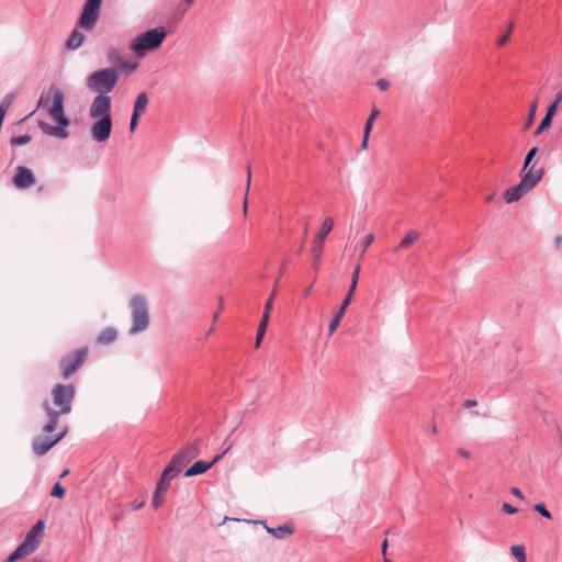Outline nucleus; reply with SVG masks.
I'll return each instance as SVG.
<instances>
[{"mask_svg":"<svg viewBox=\"0 0 562 562\" xmlns=\"http://www.w3.org/2000/svg\"><path fill=\"white\" fill-rule=\"evenodd\" d=\"M120 72L116 68H103L91 72L86 80L87 87L90 91L97 93L91 104L98 103L100 100H106L109 105H112L110 93L117 80Z\"/></svg>","mask_w":562,"mask_h":562,"instance_id":"nucleus-1","label":"nucleus"},{"mask_svg":"<svg viewBox=\"0 0 562 562\" xmlns=\"http://www.w3.org/2000/svg\"><path fill=\"white\" fill-rule=\"evenodd\" d=\"M89 116L94 120L90 127V134L94 142H106L112 133L113 121L111 115V105L106 100H100L89 108Z\"/></svg>","mask_w":562,"mask_h":562,"instance_id":"nucleus-2","label":"nucleus"},{"mask_svg":"<svg viewBox=\"0 0 562 562\" xmlns=\"http://www.w3.org/2000/svg\"><path fill=\"white\" fill-rule=\"evenodd\" d=\"M48 114L58 125L53 126L44 121H40L38 127L47 135L67 138L69 134L65 127H67L70 122L64 112V93L56 91L54 94V104L48 110Z\"/></svg>","mask_w":562,"mask_h":562,"instance_id":"nucleus-3","label":"nucleus"},{"mask_svg":"<svg viewBox=\"0 0 562 562\" xmlns=\"http://www.w3.org/2000/svg\"><path fill=\"white\" fill-rule=\"evenodd\" d=\"M167 36L164 26H157L136 36L131 43V49L142 56L146 52L158 48Z\"/></svg>","mask_w":562,"mask_h":562,"instance_id":"nucleus-4","label":"nucleus"},{"mask_svg":"<svg viewBox=\"0 0 562 562\" xmlns=\"http://www.w3.org/2000/svg\"><path fill=\"white\" fill-rule=\"evenodd\" d=\"M132 311V326L128 330L131 335L144 331L149 325L148 304L145 295L135 294L130 303Z\"/></svg>","mask_w":562,"mask_h":562,"instance_id":"nucleus-5","label":"nucleus"},{"mask_svg":"<svg viewBox=\"0 0 562 562\" xmlns=\"http://www.w3.org/2000/svg\"><path fill=\"white\" fill-rule=\"evenodd\" d=\"M76 395L74 384H56L52 389L53 404L56 407L55 413L59 415L69 414L72 409V402Z\"/></svg>","mask_w":562,"mask_h":562,"instance_id":"nucleus-6","label":"nucleus"},{"mask_svg":"<svg viewBox=\"0 0 562 562\" xmlns=\"http://www.w3.org/2000/svg\"><path fill=\"white\" fill-rule=\"evenodd\" d=\"M88 353V347H81L72 352L65 355L58 363L61 376L64 379H68L74 373H76L80 369V367L86 362Z\"/></svg>","mask_w":562,"mask_h":562,"instance_id":"nucleus-7","label":"nucleus"},{"mask_svg":"<svg viewBox=\"0 0 562 562\" xmlns=\"http://www.w3.org/2000/svg\"><path fill=\"white\" fill-rule=\"evenodd\" d=\"M102 0H86L78 25L87 31L92 30L99 19Z\"/></svg>","mask_w":562,"mask_h":562,"instance_id":"nucleus-8","label":"nucleus"},{"mask_svg":"<svg viewBox=\"0 0 562 562\" xmlns=\"http://www.w3.org/2000/svg\"><path fill=\"white\" fill-rule=\"evenodd\" d=\"M67 434V429H64L59 431L58 434H55L52 437H41L37 436L33 438L32 440V449L33 452L42 457L46 454L53 447H55Z\"/></svg>","mask_w":562,"mask_h":562,"instance_id":"nucleus-9","label":"nucleus"},{"mask_svg":"<svg viewBox=\"0 0 562 562\" xmlns=\"http://www.w3.org/2000/svg\"><path fill=\"white\" fill-rule=\"evenodd\" d=\"M333 226H334V221L329 217L326 218L323 222L316 237L314 238L313 247H312V255H313V266L315 268L318 266V260L323 255V243L326 239V237L328 236V234L330 233V231L333 229Z\"/></svg>","mask_w":562,"mask_h":562,"instance_id":"nucleus-10","label":"nucleus"},{"mask_svg":"<svg viewBox=\"0 0 562 562\" xmlns=\"http://www.w3.org/2000/svg\"><path fill=\"white\" fill-rule=\"evenodd\" d=\"M201 440L196 439L187 443L172 459L173 463L180 465L182 469L200 454Z\"/></svg>","mask_w":562,"mask_h":562,"instance_id":"nucleus-11","label":"nucleus"},{"mask_svg":"<svg viewBox=\"0 0 562 562\" xmlns=\"http://www.w3.org/2000/svg\"><path fill=\"white\" fill-rule=\"evenodd\" d=\"M232 449V445H229L226 449L223 450L222 453L216 454L212 461H195L190 468H188L184 472L186 477L195 476L205 473L210 470L215 463H217L229 450Z\"/></svg>","mask_w":562,"mask_h":562,"instance_id":"nucleus-12","label":"nucleus"},{"mask_svg":"<svg viewBox=\"0 0 562 562\" xmlns=\"http://www.w3.org/2000/svg\"><path fill=\"white\" fill-rule=\"evenodd\" d=\"M544 172L543 167L537 168L536 164H533L529 169L521 170L520 182L530 192L542 180Z\"/></svg>","mask_w":562,"mask_h":562,"instance_id":"nucleus-13","label":"nucleus"},{"mask_svg":"<svg viewBox=\"0 0 562 562\" xmlns=\"http://www.w3.org/2000/svg\"><path fill=\"white\" fill-rule=\"evenodd\" d=\"M12 182L16 189L25 190L35 184L36 179L33 171L24 166H19L16 172L12 179Z\"/></svg>","mask_w":562,"mask_h":562,"instance_id":"nucleus-14","label":"nucleus"},{"mask_svg":"<svg viewBox=\"0 0 562 562\" xmlns=\"http://www.w3.org/2000/svg\"><path fill=\"white\" fill-rule=\"evenodd\" d=\"M42 408L48 417L47 423L42 427V432L50 434L56 429V427L58 425L59 417L61 415L55 413V408L50 405V403L47 400H45L42 403Z\"/></svg>","mask_w":562,"mask_h":562,"instance_id":"nucleus-15","label":"nucleus"},{"mask_svg":"<svg viewBox=\"0 0 562 562\" xmlns=\"http://www.w3.org/2000/svg\"><path fill=\"white\" fill-rule=\"evenodd\" d=\"M45 528V522L43 520L36 521V524L31 528V530L27 532L26 537L22 541L25 543L30 549L35 551L41 541L36 538L38 535H43Z\"/></svg>","mask_w":562,"mask_h":562,"instance_id":"nucleus-16","label":"nucleus"},{"mask_svg":"<svg viewBox=\"0 0 562 562\" xmlns=\"http://www.w3.org/2000/svg\"><path fill=\"white\" fill-rule=\"evenodd\" d=\"M255 522L263 525L267 532L277 539H284L286 536H291L294 533V528L290 524H284V525L278 526L276 528H272V527L267 526L266 520H260V521H255Z\"/></svg>","mask_w":562,"mask_h":562,"instance_id":"nucleus-17","label":"nucleus"},{"mask_svg":"<svg viewBox=\"0 0 562 562\" xmlns=\"http://www.w3.org/2000/svg\"><path fill=\"white\" fill-rule=\"evenodd\" d=\"M57 92L64 93L63 90H60L55 85H52L46 92H43L40 97L37 109H43L48 112L50 106L54 104V94Z\"/></svg>","mask_w":562,"mask_h":562,"instance_id":"nucleus-18","label":"nucleus"},{"mask_svg":"<svg viewBox=\"0 0 562 562\" xmlns=\"http://www.w3.org/2000/svg\"><path fill=\"white\" fill-rule=\"evenodd\" d=\"M528 192L529 191L519 181L517 186H514L504 192V200L506 201V203L517 202Z\"/></svg>","mask_w":562,"mask_h":562,"instance_id":"nucleus-19","label":"nucleus"},{"mask_svg":"<svg viewBox=\"0 0 562 562\" xmlns=\"http://www.w3.org/2000/svg\"><path fill=\"white\" fill-rule=\"evenodd\" d=\"M116 329L113 327H106L99 334L97 342L100 345H110L116 339Z\"/></svg>","mask_w":562,"mask_h":562,"instance_id":"nucleus-20","label":"nucleus"},{"mask_svg":"<svg viewBox=\"0 0 562 562\" xmlns=\"http://www.w3.org/2000/svg\"><path fill=\"white\" fill-rule=\"evenodd\" d=\"M83 41L85 35L78 30H74L66 42V47L70 50H75L83 44Z\"/></svg>","mask_w":562,"mask_h":562,"instance_id":"nucleus-21","label":"nucleus"},{"mask_svg":"<svg viewBox=\"0 0 562 562\" xmlns=\"http://www.w3.org/2000/svg\"><path fill=\"white\" fill-rule=\"evenodd\" d=\"M34 551L30 549L25 543L21 542L8 557L9 562H15L19 559L33 553Z\"/></svg>","mask_w":562,"mask_h":562,"instance_id":"nucleus-22","label":"nucleus"},{"mask_svg":"<svg viewBox=\"0 0 562 562\" xmlns=\"http://www.w3.org/2000/svg\"><path fill=\"white\" fill-rule=\"evenodd\" d=\"M148 104V95L146 92H140L135 100L133 114L142 115Z\"/></svg>","mask_w":562,"mask_h":562,"instance_id":"nucleus-23","label":"nucleus"},{"mask_svg":"<svg viewBox=\"0 0 562 562\" xmlns=\"http://www.w3.org/2000/svg\"><path fill=\"white\" fill-rule=\"evenodd\" d=\"M268 325H269V316L262 315V318L259 323L257 335H256V342H255L256 348H259V346L261 345V341L265 337Z\"/></svg>","mask_w":562,"mask_h":562,"instance_id":"nucleus-24","label":"nucleus"},{"mask_svg":"<svg viewBox=\"0 0 562 562\" xmlns=\"http://www.w3.org/2000/svg\"><path fill=\"white\" fill-rule=\"evenodd\" d=\"M419 238V234L416 231H411L406 234V236L401 240L396 250L407 248L408 246L416 243Z\"/></svg>","mask_w":562,"mask_h":562,"instance_id":"nucleus-25","label":"nucleus"},{"mask_svg":"<svg viewBox=\"0 0 562 562\" xmlns=\"http://www.w3.org/2000/svg\"><path fill=\"white\" fill-rule=\"evenodd\" d=\"M182 471V468L178 464L173 463V459L169 462V464L162 471V474L168 477V480L175 479L180 472Z\"/></svg>","mask_w":562,"mask_h":562,"instance_id":"nucleus-26","label":"nucleus"},{"mask_svg":"<svg viewBox=\"0 0 562 562\" xmlns=\"http://www.w3.org/2000/svg\"><path fill=\"white\" fill-rule=\"evenodd\" d=\"M562 105V89L559 90L555 94L553 102L548 106L547 112L549 115L553 116L557 114L558 109Z\"/></svg>","mask_w":562,"mask_h":562,"instance_id":"nucleus-27","label":"nucleus"},{"mask_svg":"<svg viewBox=\"0 0 562 562\" xmlns=\"http://www.w3.org/2000/svg\"><path fill=\"white\" fill-rule=\"evenodd\" d=\"M109 63L117 66L123 59L121 52L115 47H110L106 52Z\"/></svg>","mask_w":562,"mask_h":562,"instance_id":"nucleus-28","label":"nucleus"},{"mask_svg":"<svg viewBox=\"0 0 562 562\" xmlns=\"http://www.w3.org/2000/svg\"><path fill=\"white\" fill-rule=\"evenodd\" d=\"M512 554L518 562H527L526 551L524 546L515 544L510 548Z\"/></svg>","mask_w":562,"mask_h":562,"instance_id":"nucleus-29","label":"nucleus"},{"mask_svg":"<svg viewBox=\"0 0 562 562\" xmlns=\"http://www.w3.org/2000/svg\"><path fill=\"white\" fill-rule=\"evenodd\" d=\"M552 120H553V116L546 113V115L543 116L540 124L538 125V127L535 131V136L540 135L544 130L549 128L552 124Z\"/></svg>","mask_w":562,"mask_h":562,"instance_id":"nucleus-30","label":"nucleus"},{"mask_svg":"<svg viewBox=\"0 0 562 562\" xmlns=\"http://www.w3.org/2000/svg\"><path fill=\"white\" fill-rule=\"evenodd\" d=\"M32 137L29 134L20 135V136H13L10 140V144L12 147L26 145L31 142Z\"/></svg>","mask_w":562,"mask_h":562,"instance_id":"nucleus-31","label":"nucleus"},{"mask_svg":"<svg viewBox=\"0 0 562 562\" xmlns=\"http://www.w3.org/2000/svg\"><path fill=\"white\" fill-rule=\"evenodd\" d=\"M538 154V147H532L526 155L525 157V160H524V166H522V169L524 170H527L529 169L532 165V161L536 157V155Z\"/></svg>","mask_w":562,"mask_h":562,"instance_id":"nucleus-32","label":"nucleus"},{"mask_svg":"<svg viewBox=\"0 0 562 562\" xmlns=\"http://www.w3.org/2000/svg\"><path fill=\"white\" fill-rule=\"evenodd\" d=\"M536 111H537V101L532 102L529 106V113H528V116H527V120H526L525 126H524L525 130L529 128L532 125L535 117H536Z\"/></svg>","mask_w":562,"mask_h":562,"instance_id":"nucleus-33","label":"nucleus"},{"mask_svg":"<svg viewBox=\"0 0 562 562\" xmlns=\"http://www.w3.org/2000/svg\"><path fill=\"white\" fill-rule=\"evenodd\" d=\"M165 492L159 488H155L151 505L155 509H157L164 502Z\"/></svg>","mask_w":562,"mask_h":562,"instance_id":"nucleus-34","label":"nucleus"},{"mask_svg":"<svg viewBox=\"0 0 562 562\" xmlns=\"http://www.w3.org/2000/svg\"><path fill=\"white\" fill-rule=\"evenodd\" d=\"M341 318H342V311H338L329 323L328 335H333V333L337 329Z\"/></svg>","mask_w":562,"mask_h":562,"instance_id":"nucleus-35","label":"nucleus"},{"mask_svg":"<svg viewBox=\"0 0 562 562\" xmlns=\"http://www.w3.org/2000/svg\"><path fill=\"white\" fill-rule=\"evenodd\" d=\"M378 115H379V111L376 109H374L371 112L370 116L368 117V120L366 122L364 134H367V135L370 134V131L372 128L373 122H374V120L376 119Z\"/></svg>","mask_w":562,"mask_h":562,"instance_id":"nucleus-36","label":"nucleus"},{"mask_svg":"<svg viewBox=\"0 0 562 562\" xmlns=\"http://www.w3.org/2000/svg\"><path fill=\"white\" fill-rule=\"evenodd\" d=\"M50 495L53 497H56V498H63L64 495H65V488L61 486V484L59 482H56L54 485H53V488H52V492H50Z\"/></svg>","mask_w":562,"mask_h":562,"instance_id":"nucleus-37","label":"nucleus"},{"mask_svg":"<svg viewBox=\"0 0 562 562\" xmlns=\"http://www.w3.org/2000/svg\"><path fill=\"white\" fill-rule=\"evenodd\" d=\"M14 99V93H8L0 102V109L7 112Z\"/></svg>","mask_w":562,"mask_h":562,"instance_id":"nucleus-38","label":"nucleus"},{"mask_svg":"<svg viewBox=\"0 0 562 562\" xmlns=\"http://www.w3.org/2000/svg\"><path fill=\"white\" fill-rule=\"evenodd\" d=\"M535 510L539 513L542 517L551 519V513L547 509L546 505L543 503H538L535 505Z\"/></svg>","mask_w":562,"mask_h":562,"instance_id":"nucleus-39","label":"nucleus"},{"mask_svg":"<svg viewBox=\"0 0 562 562\" xmlns=\"http://www.w3.org/2000/svg\"><path fill=\"white\" fill-rule=\"evenodd\" d=\"M276 293H277V291H276V289H273L270 297L265 303V310H263V314L262 315H267V316L270 317V312H271L272 306H273V300H274Z\"/></svg>","mask_w":562,"mask_h":562,"instance_id":"nucleus-40","label":"nucleus"},{"mask_svg":"<svg viewBox=\"0 0 562 562\" xmlns=\"http://www.w3.org/2000/svg\"><path fill=\"white\" fill-rule=\"evenodd\" d=\"M169 482H170V480H168V477H167V476H165V475L161 473V475H160V477H159V480H158V482H157V484H156V488H159V487H160V490H161V491H164V492L166 493V492H167V490H168V487H169Z\"/></svg>","mask_w":562,"mask_h":562,"instance_id":"nucleus-41","label":"nucleus"},{"mask_svg":"<svg viewBox=\"0 0 562 562\" xmlns=\"http://www.w3.org/2000/svg\"><path fill=\"white\" fill-rule=\"evenodd\" d=\"M169 482H170V480H168V477H167V476H165V475L161 473V475H160V477H159V480H158V482H157V484H156V488H159V487H160V490H161V491H164V492L166 493V492H167V490H168V487H169Z\"/></svg>","mask_w":562,"mask_h":562,"instance_id":"nucleus-42","label":"nucleus"},{"mask_svg":"<svg viewBox=\"0 0 562 562\" xmlns=\"http://www.w3.org/2000/svg\"><path fill=\"white\" fill-rule=\"evenodd\" d=\"M117 67L121 69V70H125V71H133L136 67H137V64L135 63H130V61H126V60H121V63L117 65Z\"/></svg>","mask_w":562,"mask_h":562,"instance_id":"nucleus-43","label":"nucleus"},{"mask_svg":"<svg viewBox=\"0 0 562 562\" xmlns=\"http://www.w3.org/2000/svg\"><path fill=\"white\" fill-rule=\"evenodd\" d=\"M373 240H374V235L373 234H368L364 237L363 245H362V255L370 247V245L373 243Z\"/></svg>","mask_w":562,"mask_h":562,"instance_id":"nucleus-44","label":"nucleus"},{"mask_svg":"<svg viewBox=\"0 0 562 562\" xmlns=\"http://www.w3.org/2000/svg\"><path fill=\"white\" fill-rule=\"evenodd\" d=\"M139 117H140V115L132 113V117H131V122H130V131L132 133L136 130L138 122H139Z\"/></svg>","mask_w":562,"mask_h":562,"instance_id":"nucleus-45","label":"nucleus"},{"mask_svg":"<svg viewBox=\"0 0 562 562\" xmlns=\"http://www.w3.org/2000/svg\"><path fill=\"white\" fill-rule=\"evenodd\" d=\"M502 510L508 515H513V514H516L518 512V509L514 506H512L510 504L508 503H504L502 505Z\"/></svg>","mask_w":562,"mask_h":562,"instance_id":"nucleus-46","label":"nucleus"},{"mask_svg":"<svg viewBox=\"0 0 562 562\" xmlns=\"http://www.w3.org/2000/svg\"><path fill=\"white\" fill-rule=\"evenodd\" d=\"M351 293H347V295L345 296L342 303H341V306L338 311H342V315L345 314V311L346 308L348 307V305L350 304L351 302Z\"/></svg>","mask_w":562,"mask_h":562,"instance_id":"nucleus-47","label":"nucleus"},{"mask_svg":"<svg viewBox=\"0 0 562 562\" xmlns=\"http://www.w3.org/2000/svg\"><path fill=\"white\" fill-rule=\"evenodd\" d=\"M512 30H513V24L509 26L508 31L497 41L498 46H503L507 42Z\"/></svg>","mask_w":562,"mask_h":562,"instance_id":"nucleus-48","label":"nucleus"},{"mask_svg":"<svg viewBox=\"0 0 562 562\" xmlns=\"http://www.w3.org/2000/svg\"><path fill=\"white\" fill-rule=\"evenodd\" d=\"M376 86L379 87L380 90L385 91L389 89L390 82L386 79H379L376 81Z\"/></svg>","mask_w":562,"mask_h":562,"instance_id":"nucleus-49","label":"nucleus"},{"mask_svg":"<svg viewBox=\"0 0 562 562\" xmlns=\"http://www.w3.org/2000/svg\"><path fill=\"white\" fill-rule=\"evenodd\" d=\"M359 274H360V265H357V267L352 271V276H351V280H353L355 283H358Z\"/></svg>","mask_w":562,"mask_h":562,"instance_id":"nucleus-50","label":"nucleus"},{"mask_svg":"<svg viewBox=\"0 0 562 562\" xmlns=\"http://www.w3.org/2000/svg\"><path fill=\"white\" fill-rule=\"evenodd\" d=\"M510 493L515 495L516 497L524 499V494L518 487H512Z\"/></svg>","mask_w":562,"mask_h":562,"instance_id":"nucleus-51","label":"nucleus"},{"mask_svg":"<svg viewBox=\"0 0 562 562\" xmlns=\"http://www.w3.org/2000/svg\"><path fill=\"white\" fill-rule=\"evenodd\" d=\"M457 452H458V454H459V456H461V457H463V458H470V456H471V454H470V451H468V450H465V449H463V448H459V449L457 450Z\"/></svg>","mask_w":562,"mask_h":562,"instance_id":"nucleus-52","label":"nucleus"},{"mask_svg":"<svg viewBox=\"0 0 562 562\" xmlns=\"http://www.w3.org/2000/svg\"><path fill=\"white\" fill-rule=\"evenodd\" d=\"M247 192L249 191L250 187V180H251V171H250V165L247 166Z\"/></svg>","mask_w":562,"mask_h":562,"instance_id":"nucleus-53","label":"nucleus"},{"mask_svg":"<svg viewBox=\"0 0 562 562\" xmlns=\"http://www.w3.org/2000/svg\"><path fill=\"white\" fill-rule=\"evenodd\" d=\"M476 404H477V402H476L475 400H467V401L464 402V406H465L467 408H471V407L475 406Z\"/></svg>","mask_w":562,"mask_h":562,"instance_id":"nucleus-54","label":"nucleus"},{"mask_svg":"<svg viewBox=\"0 0 562 562\" xmlns=\"http://www.w3.org/2000/svg\"><path fill=\"white\" fill-rule=\"evenodd\" d=\"M357 285L358 283H355L353 280H351V284H350V288H349V291L348 293H351V296L353 295L356 289H357Z\"/></svg>","mask_w":562,"mask_h":562,"instance_id":"nucleus-55","label":"nucleus"},{"mask_svg":"<svg viewBox=\"0 0 562 562\" xmlns=\"http://www.w3.org/2000/svg\"><path fill=\"white\" fill-rule=\"evenodd\" d=\"M368 139H369V135L364 134L363 135V139H362V144H361V147L363 149L367 148V146H368Z\"/></svg>","mask_w":562,"mask_h":562,"instance_id":"nucleus-56","label":"nucleus"},{"mask_svg":"<svg viewBox=\"0 0 562 562\" xmlns=\"http://www.w3.org/2000/svg\"><path fill=\"white\" fill-rule=\"evenodd\" d=\"M386 549H387V540L385 539L382 543V554L383 557H385L386 554Z\"/></svg>","mask_w":562,"mask_h":562,"instance_id":"nucleus-57","label":"nucleus"},{"mask_svg":"<svg viewBox=\"0 0 562 562\" xmlns=\"http://www.w3.org/2000/svg\"><path fill=\"white\" fill-rule=\"evenodd\" d=\"M555 243L559 246L562 243V236H557L555 237Z\"/></svg>","mask_w":562,"mask_h":562,"instance_id":"nucleus-58","label":"nucleus"},{"mask_svg":"<svg viewBox=\"0 0 562 562\" xmlns=\"http://www.w3.org/2000/svg\"><path fill=\"white\" fill-rule=\"evenodd\" d=\"M30 562H45V561L40 558H33Z\"/></svg>","mask_w":562,"mask_h":562,"instance_id":"nucleus-59","label":"nucleus"},{"mask_svg":"<svg viewBox=\"0 0 562 562\" xmlns=\"http://www.w3.org/2000/svg\"><path fill=\"white\" fill-rule=\"evenodd\" d=\"M223 445L225 446V449H226L229 445H232V446H233V443H232V442H228V438H227L226 440H224Z\"/></svg>","mask_w":562,"mask_h":562,"instance_id":"nucleus-60","label":"nucleus"},{"mask_svg":"<svg viewBox=\"0 0 562 562\" xmlns=\"http://www.w3.org/2000/svg\"><path fill=\"white\" fill-rule=\"evenodd\" d=\"M244 213L245 214L247 213V198H245V201H244Z\"/></svg>","mask_w":562,"mask_h":562,"instance_id":"nucleus-61","label":"nucleus"},{"mask_svg":"<svg viewBox=\"0 0 562 562\" xmlns=\"http://www.w3.org/2000/svg\"><path fill=\"white\" fill-rule=\"evenodd\" d=\"M143 506H144V502H142V503H139V504H136L135 508H136V509H139V508H142Z\"/></svg>","mask_w":562,"mask_h":562,"instance_id":"nucleus-62","label":"nucleus"},{"mask_svg":"<svg viewBox=\"0 0 562 562\" xmlns=\"http://www.w3.org/2000/svg\"><path fill=\"white\" fill-rule=\"evenodd\" d=\"M68 472H69L68 470H65V471L60 474V477L66 476V475L68 474Z\"/></svg>","mask_w":562,"mask_h":562,"instance_id":"nucleus-63","label":"nucleus"},{"mask_svg":"<svg viewBox=\"0 0 562 562\" xmlns=\"http://www.w3.org/2000/svg\"><path fill=\"white\" fill-rule=\"evenodd\" d=\"M431 431H432L434 434H436V432H437V427H436L435 425L431 427Z\"/></svg>","mask_w":562,"mask_h":562,"instance_id":"nucleus-64","label":"nucleus"}]
</instances>
